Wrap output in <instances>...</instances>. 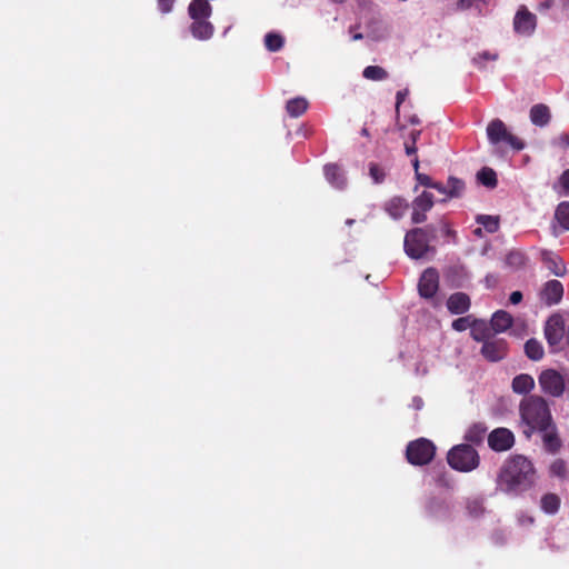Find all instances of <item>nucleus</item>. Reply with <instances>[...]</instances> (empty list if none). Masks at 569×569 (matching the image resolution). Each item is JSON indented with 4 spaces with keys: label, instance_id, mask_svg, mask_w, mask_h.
I'll use <instances>...</instances> for the list:
<instances>
[{
    "label": "nucleus",
    "instance_id": "obj_55",
    "mask_svg": "<svg viewBox=\"0 0 569 569\" xmlns=\"http://www.w3.org/2000/svg\"><path fill=\"white\" fill-rule=\"evenodd\" d=\"M420 136V131H412L411 132V139H412V143L415 144L417 139L419 138Z\"/></svg>",
    "mask_w": 569,
    "mask_h": 569
},
{
    "label": "nucleus",
    "instance_id": "obj_25",
    "mask_svg": "<svg viewBox=\"0 0 569 569\" xmlns=\"http://www.w3.org/2000/svg\"><path fill=\"white\" fill-rule=\"evenodd\" d=\"M487 427L483 423H473L468 428L465 439L471 443H480L485 439Z\"/></svg>",
    "mask_w": 569,
    "mask_h": 569
},
{
    "label": "nucleus",
    "instance_id": "obj_58",
    "mask_svg": "<svg viewBox=\"0 0 569 569\" xmlns=\"http://www.w3.org/2000/svg\"><path fill=\"white\" fill-rule=\"evenodd\" d=\"M412 164H413V168H415L416 173H417L418 172V168H419V160H418V158L413 159Z\"/></svg>",
    "mask_w": 569,
    "mask_h": 569
},
{
    "label": "nucleus",
    "instance_id": "obj_39",
    "mask_svg": "<svg viewBox=\"0 0 569 569\" xmlns=\"http://www.w3.org/2000/svg\"><path fill=\"white\" fill-rule=\"evenodd\" d=\"M475 320L476 319H473L471 316L458 318L452 322V328L457 331H465L468 328L471 329Z\"/></svg>",
    "mask_w": 569,
    "mask_h": 569
},
{
    "label": "nucleus",
    "instance_id": "obj_32",
    "mask_svg": "<svg viewBox=\"0 0 569 569\" xmlns=\"http://www.w3.org/2000/svg\"><path fill=\"white\" fill-rule=\"evenodd\" d=\"M447 197L448 198H458L462 194L465 189V183L455 177H450L447 181Z\"/></svg>",
    "mask_w": 569,
    "mask_h": 569
},
{
    "label": "nucleus",
    "instance_id": "obj_20",
    "mask_svg": "<svg viewBox=\"0 0 569 569\" xmlns=\"http://www.w3.org/2000/svg\"><path fill=\"white\" fill-rule=\"evenodd\" d=\"M542 432V441L543 447L549 452H556L560 448V439L558 438L557 433L555 432V428L552 423H548V427H546L545 430H539Z\"/></svg>",
    "mask_w": 569,
    "mask_h": 569
},
{
    "label": "nucleus",
    "instance_id": "obj_14",
    "mask_svg": "<svg viewBox=\"0 0 569 569\" xmlns=\"http://www.w3.org/2000/svg\"><path fill=\"white\" fill-rule=\"evenodd\" d=\"M188 12L192 20L209 19L212 7L207 0H192L189 4Z\"/></svg>",
    "mask_w": 569,
    "mask_h": 569
},
{
    "label": "nucleus",
    "instance_id": "obj_40",
    "mask_svg": "<svg viewBox=\"0 0 569 569\" xmlns=\"http://www.w3.org/2000/svg\"><path fill=\"white\" fill-rule=\"evenodd\" d=\"M366 37H367L368 39L373 40V41H380V40H383V39H386V37H387V29H386L383 26H380V24H379V26H377V27L371 28V29L367 32Z\"/></svg>",
    "mask_w": 569,
    "mask_h": 569
},
{
    "label": "nucleus",
    "instance_id": "obj_30",
    "mask_svg": "<svg viewBox=\"0 0 569 569\" xmlns=\"http://www.w3.org/2000/svg\"><path fill=\"white\" fill-rule=\"evenodd\" d=\"M555 219L562 229L569 230V202H560L555 212Z\"/></svg>",
    "mask_w": 569,
    "mask_h": 569
},
{
    "label": "nucleus",
    "instance_id": "obj_56",
    "mask_svg": "<svg viewBox=\"0 0 569 569\" xmlns=\"http://www.w3.org/2000/svg\"><path fill=\"white\" fill-rule=\"evenodd\" d=\"M363 38H365V36L362 33H360V32H357V33L352 34V40L353 41L361 40Z\"/></svg>",
    "mask_w": 569,
    "mask_h": 569
},
{
    "label": "nucleus",
    "instance_id": "obj_42",
    "mask_svg": "<svg viewBox=\"0 0 569 569\" xmlns=\"http://www.w3.org/2000/svg\"><path fill=\"white\" fill-rule=\"evenodd\" d=\"M370 177L375 183H381L385 179V172L377 164H370Z\"/></svg>",
    "mask_w": 569,
    "mask_h": 569
},
{
    "label": "nucleus",
    "instance_id": "obj_8",
    "mask_svg": "<svg viewBox=\"0 0 569 569\" xmlns=\"http://www.w3.org/2000/svg\"><path fill=\"white\" fill-rule=\"evenodd\" d=\"M515 443L513 433L507 428H497L488 436V445L495 451H507Z\"/></svg>",
    "mask_w": 569,
    "mask_h": 569
},
{
    "label": "nucleus",
    "instance_id": "obj_54",
    "mask_svg": "<svg viewBox=\"0 0 569 569\" xmlns=\"http://www.w3.org/2000/svg\"><path fill=\"white\" fill-rule=\"evenodd\" d=\"M439 483L442 485V486H446V487H449L450 486V482L443 477L441 476L439 479H438Z\"/></svg>",
    "mask_w": 569,
    "mask_h": 569
},
{
    "label": "nucleus",
    "instance_id": "obj_57",
    "mask_svg": "<svg viewBox=\"0 0 569 569\" xmlns=\"http://www.w3.org/2000/svg\"><path fill=\"white\" fill-rule=\"evenodd\" d=\"M563 10L569 12V0H562Z\"/></svg>",
    "mask_w": 569,
    "mask_h": 569
},
{
    "label": "nucleus",
    "instance_id": "obj_31",
    "mask_svg": "<svg viewBox=\"0 0 569 569\" xmlns=\"http://www.w3.org/2000/svg\"><path fill=\"white\" fill-rule=\"evenodd\" d=\"M362 76L372 81H381L388 78V72L379 66H368L365 68Z\"/></svg>",
    "mask_w": 569,
    "mask_h": 569
},
{
    "label": "nucleus",
    "instance_id": "obj_17",
    "mask_svg": "<svg viewBox=\"0 0 569 569\" xmlns=\"http://www.w3.org/2000/svg\"><path fill=\"white\" fill-rule=\"evenodd\" d=\"M447 307L450 312L460 315L466 312L470 307V299L463 292H457L449 297Z\"/></svg>",
    "mask_w": 569,
    "mask_h": 569
},
{
    "label": "nucleus",
    "instance_id": "obj_35",
    "mask_svg": "<svg viewBox=\"0 0 569 569\" xmlns=\"http://www.w3.org/2000/svg\"><path fill=\"white\" fill-rule=\"evenodd\" d=\"M264 44L271 52L279 51L283 46V38L278 33H268L264 37Z\"/></svg>",
    "mask_w": 569,
    "mask_h": 569
},
{
    "label": "nucleus",
    "instance_id": "obj_53",
    "mask_svg": "<svg viewBox=\"0 0 569 569\" xmlns=\"http://www.w3.org/2000/svg\"><path fill=\"white\" fill-rule=\"evenodd\" d=\"M405 148H406V153H407L408 156L415 154V153L417 152V149H416V147H415V144H413V143H411V144L406 143V144H405Z\"/></svg>",
    "mask_w": 569,
    "mask_h": 569
},
{
    "label": "nucleus",
    "instance_id": "obj_38",
    "mask_svg": "<svg viewBox=\"0 0 569 569\" xmlns=\"http://www.w3.org/2000/svg\"><path fill=\"white\" fill-rule=\"evenodd\" d=\"M467 510L470 516L479 517L483 513V501L481 499H472L467 502Z\"/></svg>",
    "mask_w": 569,
    "mask_h": 569
},
{
    "label": "nucleus",
    "instance_id": "obj_41",
    "mask_svg": "<svg viewBox=\"0 0 569 569\" xmlns=\"http://www.w3.org/2000/svg\"><path fill=\"white\" fill-rule=\"evenodd\" d=\"M550 475L552 477H557L561 480H565L569 476V471L567 470V465H550Z\"/></svg>",
    "mask_w": 569,
    "mask_h": 569
},
{
    "label": "nucleus",
    "instance_id": "obj_44",
    "mask_svg": "<svg viewBox=\"0 0 569 569\" xmlns=\"http://www.w3.org/2000/svg\"><path fill=\"white\" fill-rule=\"evenodd\" d=\"M553 144L559 146L561 148H569V134L562 133L559 137L555 138Z\"/></svg>",
    "mask_w": 569,
    "mask_h": 569
},
{
    "label": "nucleus",
    "instance_id": "obj_29",
    "mask_svg": "<svg viewBox=\"0 0 569 569\" xmlns=\"http://www.w3.org/2000/svg\"><path fill=\"white\" fill-rule=\"evenodd\" d=\"M308 107V102L303 98H295L287 102V111L291 117L301 116Z\"/></svg>",
    "mask_w": 569,
    "mask_h": 569
},
{
    "label": "nucleus",
    "instance_id": "obj_59",
    "mask_svg": "<svg viewBox=\"0 0 569 569\" xmlns=\"http://www.w3.org/2000/svg\"><path fill=\"white\" fill-rule=\"evenodd\" d=\"M475 234L478 236V237H481L482 236V229L481 228H477L475 230Z\"/></svg>",
    "mask_w": 569,
    "mask_h": 569
},
{
    "label": "nucleus",
    "instance_id": "obj_37",
    "mask_svg": "<svg viewBox=\"0 0 569 569\" xmlns=\"http://www.w3.org/2000/svg\"><path fill=\"white\" fill-rule=\"evenodd\" d=\"M498 57L499 54L497 52L483 51L473 57L472 62L475 66L482 69L485 68L487 61H496Z\"/></svg>",
    "mask_w": 569,
    "mask_h": 569
},
{
    "label": "nucleus",
    "instance_id": "obj_1",
    "mask_svg": "<svg viewBox=\"0 0 569 569\" xmlns=\"http://www.w3.org/2000/svg\"><path fill=\"white\" fill-rule=\"evenodd\" d=\"M533 465H503L497 476V489L509 495L519 496L536 482Z\"/></svg>",
    "mask_w": 569,
    "mask_h": 569
},
{
    "label": "nucleus",
    "instance_id": "obj_48",
    "mask_svg": "<svg viewBox=\"0 0 569 569\" xmlns=\"http://www.w3.org/2000/svg\"><path fill=\"white\" fill-rule=\"evenodd\" d=\"M409 94V90L408 89H403V90H400L397 92V96H396V110L399 111V108H400V104L405 101V99L407 98V96Z\"/></svg>",
    "mask_w": 569,
    "mask_h": 569
},
{
    "label": "nucleus",
    "instance_id": "obj_4",
    "mask_svg": "<svg viewBox=\"0 0 569 569\" xmlns=\"http://www.w3.org/2000/svg\"><path fill=\"white\" fill-rule=\"evenodd\" d=\"M487 137L495 147H498L501 142H506L516 150H521L525 147L521 140L508 131L506 124L500 119H495L488 124Z\"/></svg>",
    "mask_w": 569,
    "mask_h": 569
},
{
    "label": "nucleus",
    "instance_id": "obj_49",
    "mask_svg": "<svg viewBox=\"0 0 569 569\" xmlns=\"http://www.w3.org/2000/svg\"><path fill=\"white\" fill-rule=\"evenodd\" d=\"M417 179L420 182V184L431 188V184L433 183L430 177L426 174H421L417 172Z\"/></svg>",
    "mask_w": 569,
    "mask_h": 569
},
{
    "label": "nucleus",
    "instance_id": "obj_10",
    "mask_svg": "<svg viewBox=\"0 0 569 569\" xmlns=\"http://www.w3.org/2000/svg\"><path fill=\"white\" fill-rule=\"evenodd\" d=\"M565 335V320L559 315L551 316L545 327V336L550 346H557Z\"/></svg>",
    "mask_w": 569,
    "mask_h": 569
},
{
    "label": "nucleus",
    "instance_id": "obj_15",
    "mask_svg": "<svg viewBox=\"0 0 569 569\" xmlns=\"http://www.w3.org/2000/svg\"><path fill=\"white\" fill-rule=\"evenodd\" d=\"M191 34L198 40H208L212 37L214 28L208 19L192 20Z\"/></svg>",
    "mask_w": 569,
    "mask_h": 569
},
{
    "label": "nucleus",
    "instance_id": "obj_12",
    "mask_svg": "<svg viewBox=\"0 0 569 569\" xmlns=\"http://www.w3.org/2000/svg\"><path fill=\"white\" fill-rule=\"evenodd\" d=\"M563 296V286L558 280H550L545 283L540 291V298L548 306L557 305Z\"/></svg>",
    "mask_w": 569,
    "mask_h": 569
},
{
    "label": "nucleus",
    "instance_id": "obj_50",
    "mask_svg": "<svg viewBox=\"0 0 569 569\" xmlns=\"http://www.w3.org/2000/svg\"><path fill=\"white\" fill-rule=\"evenodd\" d=\"M512 305H517L522 300V293L520 291H513L509 298Z\"/></svg>",
    "mask_w": 569,
    "mask_h": 569
},
{
    "label": "nucleus",
    "instance_id": "obj_34",
    "mask_svg": "<svg viewBox=\"0 0 569 569\" xmlns=\"http://www.w3.org/2000/svg\"><path fill=\"white\" fill-rule=\"evenodd\" d=\"M476 220L479 224H481L490 233H493L499 229V218L498 217L481 214V216H478Z\"/></svg>",
    "mask_w": 569,
    "mask_h": 569
},
{
    "label": "nucleus",
    "instance_id": "obj_9",
    "mask_svg": "<svg viewBox=\"0 0 569 569\" xmlns=\"http://www.w3.org/2000/svg\"><path fill=\"white\" fill-rule=\"evenodd\" d=\"M447 462H479V455L470 443H461L451 448Z\"/></svg>",
    "mask_w": 569,
    "mask_h": 569
},
{
    "label": "nucleus",
    "instance_id": "obj_23",
    "mask_svg": "<svg viewBox=\"0 0 569 569\" xmlns=\"http://www.w3.org/2000/svg\"><path fill=\"white\" fill-rule=\"evenodd\" d=\"M560 497L552 492L543 495L540 499V508L548 515L557 513L560 509Z\"/></svg>",
    "mask_w": 569,
    "mask_h": 569
},
{
    "label": "nucleus",
    "instance_id": "obj_46",
    "mask_svg": "<svg viewBox=\"0 0 569 569\" xmlns=\"http://www.w3.org/2000/svg\"><path fill=\"white\" fill-rule=\"evenodd\" d=\"M174 0H158L159 9L163 13H168L172 10Z\"/></svg>",
    "mask_w": 569,
    "mask_h": 569
},
{
    "label": "nucleus",
    "instance_id": "obj_28",
    "mask_svg": "<svg viewBox=\"0 0 569 569\" xmlns=\"http://www.w3.org/2000/svg\"><path fill=\"white\" fill-rule=\"evenodd\" d=\"M433 203V194L431 192L423 191L412 201V207L417 208L418 210H422V212H427L432 208Z\"/></svg>",
    "mask_w": 569,
    "mask_h": 569
},
{
    "label": "nucleus",
    "instance_id": "obj_36",
    "mask_svg": "<svg viewBox=\"0 0 569 569\" xmlns=\"http://www.w3.org/2000/svg\"><path fill=\"white\" fill-rule=\"evenodd\" d=\"M506 264L513 269H520L526 264V257L520 251H511L506 257Z\"/></svg>",
    "mask_w": 569,
    "mask_h": 569
},
{
    "label": "nucleus",
    "instance_id": "obj_27",
    "mask_svg": "<svg viewBox=\"0 0 569 569\" xmlns=\"http://www.w3.org/2000/svg\"><path fill=\"white\" fill-rule=\"evenodd\" d=\"M525 352L531 360L538 361L543 357L542 345L536 339H529L525 345Z\"/></svg>",
    "mask_w": 569,
    "mask_h": 569
},
{
    "label": "nucleus",
    "instance_id": "obj_5",
    "mask_svg": "<svg viewBox=\"0 0 569 569\" xmlns=\"http://www.w3.org/2000/svg\"><path fill=\"white\" fill-rule=\"evenodd\" d=\"M541 391L548 396L559 398L565 393V377L555 369H546L538 377Z\"/></svg>",
    "mask_w": 569,
    "mask_h": 569
},
{
    "label": "nucleus",
    "instance_id": "obj_33",
    "mask_svg": "<svg viewBox=\"0 0 569 569\" xmlns=\"http://www.w3.org/2000/svg\"><path fill=\"white\" fill-rule=\"evenodd\" d=\"M477 178L486 187L495 188L497 186L496 172L490 168H482L478 172Z\"/></svg>",
    "mask_w": 569,
    "mask_h": 569
},
{
    "label": "nucleus",
    "instance_id": "obj_47",
    "mask_svg": "<svg viewBox=\"0 0 569 569\" xmlns=\"http://www.w3.org/2000/svg\"><path fill=\"white\" fill-rule=\"evenodd\" d=\"M451 469L459 471V472H470L472 471L478 465H449Z\"/></svg>",
    "mask_w": 569,
    "mask_h": 569
},
{
    "label": "nucleus",
    "instance_id": "obj_19",
    "mask_svg": "<svg viewBox=\"0 0 569 569\" xmlns=\"http://www.w3.org/2000/svg\"><path fill=\"white\" fill-rule=\"evenodd\" d=\"M325 176L329 183L337 189H342L346 186L343 171L336 164H327L325 167Z\"/></svg>",
    "mask_w": 569,
    "mask_h": 569
},
{
    "label": "nucleus",
    "instance_id": "obj_16",
    "mask_svg": "<svg viewBox=\"0 0 569 569\" xmlns=\"http://www.w3.org/2000/svg\"><path fill=\"white\" fill-rule=\"evenodd\" d=\"M541 259L548 270L557 277H561L566 272L562 260L551 251H542Z\"/></svg>",
    "mask_w": 569,
    "mask_h": 569
},
{
    "label": "nucleus",
    "instance_id": "obj_26",
    "mask_svg": "<svg viewBox=\"0 0 569 569\" xmlns=\"http://www.w3.org/2000/svg\"><path fill=\"white\" fill-rule=\"evenodd\" d=\"M470 333L476 341L485 342L486 340H489L490 328L487 326L485 321L476 319L471 327Z\"/></svg>",
    "mask_w": 569,
    "mask_h": 569
},
{
    "label": "nucleus",
    "instance_id": "obj_51",
    "mask_svg": "<svg viewBox=\"0 0 569 569\" xmlns=\"http://www.w3.org/2000/svg\"><path fill=\"white\" fill-rule=\"evenodd\" d=\"M431 188L436 189L439 193L445 194L447 197V184H441L439 182H433Z\"/></svg>",
    "mask_w": 569,
    "mask_h": 569
},
{
    "label": "nucleus",
    "instance_id": "obj_7",
    "mask_svg": "<svg viewBox=\"0 0 569 569\" xmlns=\"http://www.w3.org/2000/svg\"><path fill=\"white\" fill-rule=\"evenodd\" d=\"M537 28V17L525 6H521L513 18V30L521 37H530Z\"/></svg>",
    "mask_w": 569,
    "mask_h": 569
},
{
    "label": "nucleus",
    "instance_id": "obj_60",
    "mask_svg": "<svg viewBox=\"0 0 569 569\" xmlns=\"http://www.w3.org/2000/svg\"><path fill=\"white\" fill-rule=\"evenodd\" d=\"M353 223V220H347V224H352Z\"/></svg>",
    "mask_w": 569,
    "mask_h": 569
},
{
    "label": "nucleus",
    "instance_id": "obj_3",
    "mask_svg": "<svg viewBox=\"0 0 569 569\" xmlns=\"http://www.w3.org/2000/svg\"><path fill=\"white\" fill-rule=\"evenodd\" d=\"M435 228H415L405 236L403 248L411 259L425 258L432 250L430 246L431 238L435 237Z\"/></svg>",
    "mask_w": 569,
    "mask_h": 569
},
{
    "label": "nucleus",
    "instance_id": "obj_6",
    "mask_svg": "<svg viewBox=\"0 0 569 569\" xmlns=\"http://www.w3.org/2000/svg\"><path fill=\"white\" fill-rule=\"evenodd\" d=\"M435 453V445L425 438L411 441L406 452L408 462H431Z\"/></svg>",
    "mask_w": 569,
    "mask_h": 569
},
{
    "label": "nucleus",
    "instance_id": "obj_18",
    "mask_svg": "<svg viewBox=\"0 0 569 569\" xmlns=\"http://www.w3.org/2000/svg\"><path fill=\"white\" fill-rule=\"evenodd\" d=\"M386 212L395 220L401 219L408 210V203L400 197L388 200L385 204Z\"/></svg>",
    "mask_w": 569,
    "mask_h": 569
},
{
    "label": "nucleus",
    "instance_id": "obj_52",
    "mask_svg": "<svg viewBox=\"0 0 569 569\" xmlns=\"http://www.w3.org/2000/svg\"><path fill=\"white\" fill-rule=\"evenodd\" d=\"M555 3V0H545L543 2L540 3L539 8L541 10H547L549 8H551Z\"/></svg>",
    "mask_w": 569,
    "mask_h": 569
},
{
    "label": "nucleus",
    "instance_id": "obj_22",
    "mask_svg": "<svg viewBox=\"0 0 569 569\" xmlns=\"http://www.w3.org/2000/svg\"><path fill=\"white\" fill-rule=\"evenodd\" d=\"M512 323L511 316L506 311H497L493 313L490 326L491 329L499 333L506 331Z\"/></svg>",
    "mask_w": 569,
    "mask_h": 569
},
{
    "label": "nucleus",
    "instance_id": "obj_21",
    "mask_svg": "<svg viewBox=\"0 0 569 569\" xmlns=\"http://www.w3.org/2000/svg\"><path fill=\"white\" fill-rule=\"evenodd\" d=\"M530 120L535 126L545 127L549 123L550 111L545 104H536L530 109Z\"/></svg>",
    "mask_w": 569,
    "mask_h": 569
},
{
    "label": "nucleus",
    "instance_id": "obj_24",
    "mask_svg": "<svg viewBox=\"0 0 569 569\" xmlns=\"http://www.w3.org/2000/svg\"><path fill=\"white\" fill-rule=\"evenodd\" d=\"M535 387V380L529 375H519L512 380V390L516 393L523 395L530 392Z\"/></svg>",
    "mask_w": 569,
    "mask_h": 569
},
{
    "label": "nucleus",
    "instance_id": "obj_13",
    "mask_svg": "<svg viewBox=\"0 0 569 569\" xmlns=\"http://www.w3.org/2000/svg\"><path fill=\"white\" fill-rule=\"evenodd\" d=\"M506 345L502 340H486L481 348V353L490 361H498L505 355Z\"/></svg>",
    "mask_w": 569,
    "mask_h": 569
},
{
    "label": "nucleus",
    "instance_id": "obj_11",
    "mask_svg": "<svg viewBox=\"0 0 569 569\" xmlns=\"http://www.w3.org/2000/svg\"><path fill=\"white\" fill-rule=\"evenodd\" d=\"M439 286L438 272L429 268L420 277L419 280V293L421 297L431 298L437 292Z\"/></svg>",
    "mask_w": 569,
    "mask_h": 569
},
{
    "label": "nucleus",
    "instance_id": "obj_43",
    "mask_svg": "<svg viewBox=\"0 0 569 569\" xmlns=\"http://www.w3.org/2000/svg\"><path fill=\"white\" fill-rule=\"evenodd\" d=\"M413 211H412V214H411V221L413 223H421V222H425L427 217H426V212H422V210H418L417 208L412 207Z\"/></svg>",
    "mask_w": 569,
    "mask_h": 569
},
{
    "label": "nucleus",
    "instance_id": "obj_2",
    "mask_svg": "<svg viewBox=\"0 0 569 569\" xmlns=\"http://www.w3.org/2000/svg\"><path fill=\"white\" fill-rule=\"evenodd\" d=\"M523 433L529 438L535 430H545L551 422V415L547 401L539 396L523 399L519 407Z\"/></svg>",
    "mask_w": 569,
    "mask_h": 569
},
{
    "label": "nucleus",
    "instance_id": "obj_45",
    "mask_svg": "<svg viewBox=\"0 0 569 569\" xmlns=\"http://www.w3.org/2000/svg\"><path fill=\"white\" fill-rule=\"evenodd\" d=\"M559 183L565 189V193L569 194V169L562 172Z\"/></svg>",
    "mask_w": 569,
    "mask_h": 569
}]
</instances>
